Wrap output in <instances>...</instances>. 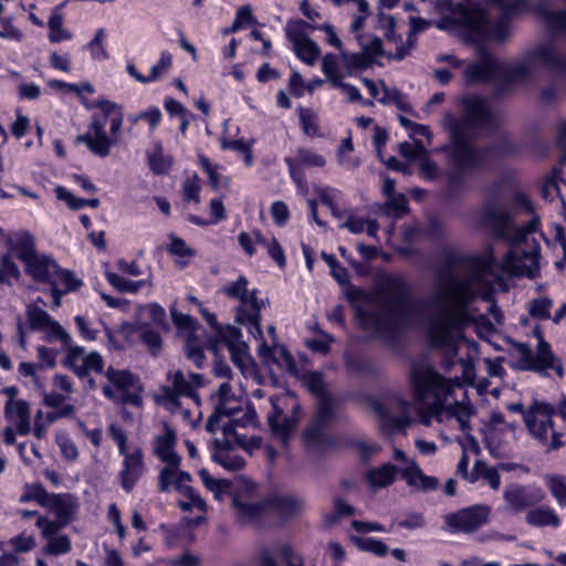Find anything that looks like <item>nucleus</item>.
I'll return each instance as SVG.
<instances>
[{"instance_id":"nucleus-1","label":"nucleus","mask_w":566,"mask_h":566,"mask_svg":"<svg viewBox=\"0 0 566 566\" xmlns=\"http://www.w3.org/2000/svg\"><path fill=\"white\" fill-rule=\"evenodd\" d=\"M481 221L511 247L501 263L490 253L476 262L475 269L467 277L457 279L451 270L439 272L432 291L422 304H417L410 297L409 286L403 279L389 277L374 296V308L357 312L363 327L376 334H386L423 316L430 344L446 350L444 365L449 373L455 364L454 357L462 342L459 328L471 322L468 312L471 302L478 296L491 302L489 313L496 323L502 322L503 314L493 302L492 280L489 277L497 276L495 269L500 273L528 277H534L538 271L539 245L531 237L537 228L536 218L516 228L510 212L489 203L482 211Z\"/></svg>"},{"instance_id":"nucleus-2","label":"nucleus","mask_w":566,"mask_h":566,"mask_svg":"<svg viewBox=\"0 0 566 566\" xmlns=\"http://www.w3.org/2000/svg\"><path fill=\"white\" fill-rule=\"evenodd\" d=\"M460 118L448 116L450 146L446 149L448 168L447 196L458 198L468 187V178L473 172L483 169L491 156L493 147H478L470 137L474 129L488 127L492 123V114L483 98L476 95L463 97Z\"/></svg>"},{"instance_id":"nucleus-3","label":"nucleus","mask_w":566,"mask_h":566,"mask_svg":"<svg viewBox=\"0 0 566 566\" xmlns=\"http://www.w3.org/2000/svg\"><path fill=\"white\" fill-rule=\"evenodd\" d=\"M478 61L464 69L469 84L490 82L496 78L511 83H525L541 71L566 73V54L553 41L541 42L526 49L514 64L500 63L485 45H475Z\"/></svg>"},{"instance_id":"nucleus-4","label":"nucleus","mask_w":566,"mask_h":566,"mask_svg":"<svg viewBox=\"0 0 566 566\" xmlns=\"http://www.w3.org/2000/svg\"><path fill=\"white\" fill-rule=\"evenodd\" d=\"M495 4L503 10V17L493 23L480 7L458 3L449 14L441 17L437 27L474 45H484L490 39L504 42L511 35L509 17L520 13L526 2L525 0H505V6Z\"/></svg>"},{"instance_id":"nucleus-5","label":"nucleus","mask_w":566,"mask_h":566,"mask_svg":"<svg viewBox=\"0 0 566 566\" xmlns=\"http://www.w3.org/2000/svg\"><path fill=\"white\" fill-rule=\"evenodd\" d=\"M411 379L421 423L429 427L432 418L442 421L446 402L454 387H461V380L458 377L446 378L428 366L415 367Z\"/></svg>"},{"instance_id":"nucleus-6","label":"nucleus","mask_w":566,"mask_h":566,"mask_svg":"<svg viewBox=\"0 0 566 566\" xmlns=\"http://www.w3.org/2000/svg\"><path fill=\"white\" fill-rule=\"evenodd\" d=\"M94 106L98 112L93 115L88 130L75 140L85 144L92 154L105 158L120 139L124 115L118 105L106 99L97 101Z\"/></svg>"},{"instance_id":"nucleus-7","label":"nucleus","mask_w":566,"mask_h":566,"mask_svg":"<svg viewBox=\"0 0 566 566\" xmlns=\"http://www.w3.org/2000/svg\"><path fill=\"white\" fill-rule=\"evenodd\" d=\"M46 339H59L69 349L64 365L70 368L78 378H86L91 371L102 374L104 359L97 352L85 354L81 346L72 345L71 335L54 319L45 327Z\"/></svg>"},{"instance_id":"nucleus-8","label":"nucleus","mask_w":566,"mask_h":566,"mask_svg":"<svg viewBox=\"0 0 566 566\" xmlns=\"http://www.w3.org/2000/svg\"><path fill=\"white\" fill-rule=\"evenodd\" d=\"M248 280L245 276H240L237 281L230 282L222 289V292L232 298H238L240 305L237 308L235 321L239 324L248 325L250 334L255 339L263 338L261 329V308L264 306V301H259L256 291H248Z\"/></svg>"},{"instance_id":"nucleus-9","label":"nucleus","mask_w":566,"mask_h":566,"mask_svg":"<svg viewBox=\"0 0 566 566\" xmlns=\"http://www.w3.org/2000/svg\"><path fill=\"white\" fill-rule=\"evenodd\" d=\"M108 433L124 458L118 479L122 488L129 493L145 472L144 452L139 447L128 450L126 432L118 424H109Z\"/></svg>"},{"instance_id":"nucleus-10","label":"nucleus","mask_w":566,"mask_h":566,"mask_svg":"<svg viewBox=\"0 0 566 566\" xmlns=\"http://www.w3.org/2000/svg\"><path fill=\"white\" fill-rule=\"evenodd\" d=\"M537 339L535 354L527 344L515 343L514 348L520 356L518 369L535 371L542 376H547L548 369H553L559 378H563V365L552 352L551 345L544 339L542 333H537Z\"/></svg>"},{"instance_id":"nucleus-11","label":"nucleus","mask_w":566,"mask_h":566,"mask_svg":"<svg viewBox=\"0 0 566 566\" xmlns=\"http://www.w3.org/2000/svg\"><path fill=\"white\" fill-rule=\"evenodd\" d=\"M255 490V484L249 482L230 494L235 518L243 526L259 524L268 517L266 497L258 500Z\"/></svg>"},{"instance_id":"nucleus-12","label":"nucleus","mask_w":566,"mask_h":566,"mask_svg":"<svg viewBox=\"0 0 566 566\" xmlns=\"http://www.w3.org/2000/svg\"><path fill=\"white\" fill-rule=\"evenodd\" d=\"M512 412L522 413L528 433L541 444L547 443V426H553L552 417L556 415L555 407L545 401L534 400L525 409L522 402H513L507 406Z\"/></svg>"},{"instance_id":"nucleus-13","label":"nucleus","mask_w":566,"mask_h":566,"mask_svg":"<svg viewBox=\"0 0 566 566\" xmlns=\"http://www.w3.org/2000/svg\"><path fill=\"white\" fill-rule=\"evenodd\" d=\"M491 507L485 504H475L461 509L443 516L446 531L450 533H473L486 524Z\"/></svg>"},{"instance_id":"nucleus-14","label":"nucleus","mask_w":566,"mask_h":566,"mask_svg":"<svg viewBox=\"0 0 566 566\" xmlns=\"http://www.w3.org/2000/svg\"><path fill=\"white\" fill-rule=\"evenodd\" d=\"M171 386L161 388L163 399L168 407H179V397L185 396L198 400L197 389L203 386L201 374L190 373L186 375L182 370H176L167 375Z\"/></svg>"},{"instance_id":"nucleus-15","label":"nucleus","mask_w":566,"mask_h":566,"mask_svg":"<svg viewBox=\"0 0 566 566\" xmlns=\"http://www.w3.org/2000/svg\"><path fill=\"white\" fill-rule=\"evenodd\" d=\"M272 412L268 415V423L271 431L277 437L285 439L296 427L297 419L284 415V408L291 407L293 412L298 410V403L293 396H273L270 398Z\"/></svg>"},{"instance_id":"nucleus-16","label":"nucleus","mask_w":566,"mask_h":566,"mask_svg":"<svg viewBox=\"0 0 566 566\" xmlns=\"http://www.w3.org/2000/svg\"><path fill=\"white\" fill-rule=\"evenodd\" d=\"M306 27H310V24L303 20L289 21L285 27V33L293 43L297 57L306 64L313 65L319 56L321 50L304 32Z\"/></svg>"},{"instance_id":"nucleus-17","label":"nucleus","mask_w":566,"mask_h":566,"mask_svg":"<svg viewBox=\"0 0 566 566\" xmlns=\"http://www.w3.org/2000/svg\"><path fill=\"white\" fill-rule=\"evenodd\" d=\"M503 499L507 509L513 513H521L545 499V493L539 488L531 489L521 484H510L503 491Z\"/></svg>"},{"instance_id":"nucleus-18","label":"nucleus","mask_w":566,"mask_h":566,"mask_svg":"<svg viewBox=\"0 0 566 566\" xmlns=\"http://www.w3.org/2000/svg\"><path fill=\"white\" fill-rule=\"evenodd\" d=\"M259 566H304V559L291 546L279 543L261 549Z\"/></svg>"},{"instance_id":"nucleus-19","label":"nucleus","mask_w":566,"mask_h":566,"mask_svg":"<svg viewBox=\"0 0 566 566\" xmlns=\"http://www.w3.org/2000/svg\"><path fill=\"white\" fill-rule=\"evenodd\" d=\"M268 516L287 520L295 516L304 507V500L292 494H271L266 497Z\"/></svg>"},{"instance_id":"nucleus-20","label":"nucleus","mask_w":566,"mask_h":566,"mask_svg":"<svg viewBox=\"0 0 566 566\" xmlns=\"http://www.w3.org/2000/svg\"><path fill=\"white\" fill-rule=\"evenodd\" d=\"M30 405L23 399H9L4 406V416L15 426L19 434H28L31 431Z\"/></svg>"},{"instance_id":"nucleus-21","label":"nucleus","mask_w":566,"mask_h":566,"mask_svg":"<svg viewBox=\"0 0 566 566\" xmlns=\"http://www.w3.org/2000/svg\"><path fill=\"white\" fill-rule=\"evenodd\" d=\"M562 1L566 4V0ZM533 10L549 31L566 33V9L553 10L549 0H544L535 3Z\"/></svg>"},{"instance_id":"nucleus-22","label":"nucleus","mask_w":566,"mask_h":566,"mask_svg":"<svg viewBox=\"0 0 566 566\" xmlns=\"http://www.w3.org/2000/svg\"><path fill=\"white\" fill-rule=\"evenodd\" d=\"M401 476L410 488L421 492L434 491L440 484L438 478L424 474L415 460L402 469Z\"/></svg>"},{"instance_id":"nucleus-23","label":"nucleus","mask_w":566,"mask_h":566,"mask_svg":"<svg viewBox=\"0 0 566 566\" xmlns=\"http://www.w3.org/2000/svg\"><path fill=\"white\" fill-rule=\"evenodd\" d=\"M25 271L35 281L50 284L55 282L57 264L50 256L36 254L25 263Z\"/></svg>"},{"instance_id":"nucleus-24","label":"nucleus","mask_w":566,"mask_h":566,"mask_svg":"<svg viewBox=\"0 0 566 566\" xmlns=\"http://www.w3.org/2000/svg\"><path fill=\"white\" fill-rule=\"evenodd\" d=\"M45 507L52 510L56 518L69 524L74 518L78 504L72 494H50Z\"/></svg>"},{"instance_id":"nucleus-25","label":"nucleus","mask_w":566,"mask_h":566,"mask_svg":"<svg viewBox=\"0 0 566 566\" xmlns=\"http://www.w3.org/2000/svg\"><path fill=\"white\" fill-rule=\"evenodd\" d=\"M134 331L139 333L142 343L153 356L159 355L163 349V337L158 331L153 328L148 322L137 321Z\"/></svg>"},{"instance_id":"nucleus-26","label":"nucleus","mask_w":566,"mask_h":566,"mask_svg":"<svg viewBox=\"0 0 566 566\" xmlns=\"http://www.w3.org/2000/svg\"><path fill=\"white\" fill-rule=\"evenodd\" d=\"M12 250L21 261L29 262L36 255L34 238L29 232H19L10 239Z\"/></svg>"},{"instance_id":"nucleus-27","label":"nucleus","mask_w":566,"mask_h":566,"mask_svg":"<svg viewBox=\"0 0 566 566\" xmlns=\"http://www.w3.org/2000/svg\"><path fill=\"white\" fill-rule=\"evenodd\" d=\"M397 468L391 463H385L367 473V481L371 489L386 488L395 481Z\"/></svg>"},{"instance_id":"nucleus-28","label":"nucleus","mask_w":566,"mask_h":566,"mask_svg":"<svg viewBox=\"0 0 566 566\" xmlns=\"http://www.w3.org/2000/svg\"><path fill=\"white\" fill-rule=\"evenodd\" d=\"M526 522L532 526H554L557 527L560 524V520L555 511L549 506H541L531 510L526 514Z\"/></svg>"},{"instance_id":"nucleus-29","label":"nucleus","mask_w":566,"mask_h":566,"mask_svg":"<svg viewBox=\"0 0 566 566\" xmlns=\"http://www.w3.org/2000/svg\"><path fill=\"white\" fill-rule=\"evenodd\" d=\"M138 321L142 319L143 314H147L148 318L153 324L157 327L161 328L164 332L170 331L169 322L167 321V315L165 308L158 303H149L138 306L137 308Z\"/></svg>"},{"instance_id":"nucleus-30","label":"nucleus","mask_w":566,"mask_h":566,"mask_svg":"<svg viewBox=\"0 0 566 566\" xmlns=\"http://www.w3.org/2000/svg\"><path fill=\"white\" fill-rule=\"evenodd\" d=\"M444 412H447L450 417L455 418L459 422L460 429L463 432H467L471 429L470 419L474 413V409L469 403L463 402H454L450 405H446Z\"/></svg>"},{"instance_id":"nucleus-31","label":"nucleus","mask_w":566,"mask_h":566,"mask_svg":"<svg viewBox=\"0 0 566 566\" xmlns=\"http://www.w3.org/2000/svg\"><path fill=\"white\" fill-rule=\"evenodd\" d=\"M174 163L171 156H165L161 144H156L154 150L148 155L150 170L156 175H164L169 171Z\"/></svg>"},{"instance_id":"nucleus-32","label":"nucleus","mask_w":566,"mask_h":566,"mask_svg":"<svg viewBox=\"0 0 566 566\" xmlns=\"http://www.w3.org/2000/svg\"><path fill=\"white\" fill-rule=\"evenodd\" d=\"M60 8L54 9L52 15L49 19V40L52 43H60L64 40H70L72 34L63 29V15L59 12Z\"/></svg>"},{"instance_id":"nucleus-33","label":"nucleus","mask_w":566,"mask_h":566,"mask_svg":"<svg viewBox=\"0 0 566 566\" xmlns=\"http://www.w3.org/2000/svg\"><path fill=\"white\" fill-rule=\"evenodd\" d=\"M400 405H401V408H402V412L401 415H399L398 417H391L389 416L382 407H380L378 409V412L380 413L382 420H384V423L386 426H388L389 430L391 432H397L401 429H403L405 427L409 426L410 424V416H409V403L406 402V401H399Z\"/></svg>"},{"instance_id":"nucleus-34","label":"nucleus","mask_w":566,"mask_h":566,"mask_svg":"<svg viewBox=\"0 0 566 566\" xmlns=\"http://www.w3.org/2000/svg\"><path fill=\"white\" fill-rule=\"evenodd\" d=\"M178 492L187 497V500L178 501V506L181 511L188 512L191 509L196 507L200 510L202 513L207 511L206 501L192 489V488H178Z\"/></svg>"},{"instance_id":"nucleus-35","label":"nucleus","mask_w":566,"mask_h":566,"mask_svg":"<svg viewBox=\"0 0 566 566\" xmlns=\"http://www.w3.org/2000/svg\"><path fill=\"white\" fill-rule=\"evenodd\" d=\"M27 317L29 326L32 331L45 329L48 324L53 319L51 316L39 305H27Z\"/></svg>"},{"instance_id":"nucleus-36","label":"nucleus","mask_w":566,"mask_h":566,"mask_svg":"<svg viewBox=\"0 0 566 566\" xmlns=\"http://www.w3.org/2000/svg\"><path fill=\"white\" fill-rule=\"evenodd\" d=\"M380 212L386 216L394 214L395 218H400L408 212V200L405 195L398 193L388 197L386 202L380 207Z\"/></svg>"},{"instance_id":"nucleus-37","label":"nucleus","mask_w":566,"mask_h":566,"mask_svg":"<svg viewBox=\"0 0 566 566\" xmlns=\"http://www.w3.org/2000/svg\"><path fill=\"white\" fill-rule=\"evenodd\" d=\"M340 57L348 73L355 70L367 69L373 63L368 53L363 50L357 53H347L344 50H340Z\"/></svg>"},{"instance_id":"nucleus-38","label":"nucleus","mask_w":566,"mask_h":566,"mask_svg":"<svg viewBox=\"0 0 566 566\" xmlns=\"http://www.w3.org/2000/svg\"><path fill=\"white\" fill-rule=\"evenodd\" d=\"M199 476L203 485L214 494L216 499L220 501L222 500V494L230 490V481L224 479H214L206 469H201L199 471Z\"/></svg>"},{"instance_id":"nucleus-39","label":"nucleus","mask_w":566,"mask_h":566,"mask_svg":"<svg viewBox=\"0 0 566 566\" xmlns=\"http://www.w3.org/2000/svg\"><path fill=\"white\" fill-rule=\"evenodd\" d=\"M337 401L331 395L318 399L317 412L314 420L327 424L336 417Z\"/></svg>"},{"instance_id":"nucleus-40","label":"nucleus","mask_w":566,"mask_h":566,"mask_svg":"<svg viewBox=\"0 0 566 566\" xmlns=\"http://www.w3.org/2000/svg\"><path fill=\"white\" fill-rule=\"evenodd\" d=\"M51 493H48L42 484H27L23 489V493L20 496V503H28L30 501H35L41 506H46L49 496Z\"/></svg>"},{"instance_id":"nucleus-41","label":"nucleus","mask_w":566,"mask_h":566,"mask_svg":"<svg viewBox=\"0 0 566 566\" xmlns=\"http://www.w3.org/2000/svg\"><path fill=\"white\" fill-rule=\"evenodd\" d=\"M474 474L476 478H482L493 489L497 490L501 484V476L499 471L489 467L484 461L478 460L474 464Z\"/></svg>"},{"instance_id":"nucleus-42","label":"nucleus","mask_w":566,"mask_h":566,"mask_svg":"<svg viewBox=\"0 0 566 566\" xmlns=\"http://www.w3.org/2000/svg\"><path fill=\"white\" fill-rule=\"evenodd\" d=\"M545 481L558 505L566 507V478L555 474L546 476Z\"/></svg>"},{"instance_id":"nucleus-43","label":"nucleus","mask_w":566,"mask_h":566,"mask_svg":"<svg viewBox=\"0 0 566 566\" xmlns=\"http://www.w3.org/2000/svg\"><path fill=\"white\" fill-rule=\"evenodd\" d=\"M72 549V543L67 535L61 534L46 541L43 552L48 555L59 556L69 553Z\"/></svg>"},{"instance_id":"nucleus-44","label":"nucleus","mask_w":566,"mask_h":566,"mask_svg":"<svg viewBox=\"0 0 566 566\" xmlns=\"http://www.w3.org/2000/svg\"><path fill=\"white\" fill-rule=\"evenodd\" d=\"M212 460L220 464L222 468H224L228 471H240L244 468L245 461L242 457L238 454H233L232 452L228 453H213Z\"/></svg>"},{"instance_id":"nucleus-45","label":"nucleus","mask_w":566,"mask_h":566,"mask_svg":"<svg viewBox=\"0 0 566 566\" xmlns=\"http://www.w3.org/2000/svg\"><path fill=\"white\" fill-rule=\"evenodd\" d=\"M35 525L40 528L42 537L48 541L52 537L59 536L57 533L67 524L59 518L52 521L43 516H38Z\"/></svg>"},{"instance_id":"nucleus-46","label":"nucleus","mask_w":566,"mask_h":566,"mask_svg":"<svg viewBox=\"0 0 566 566\" xmlns=\"http://www.w3.org/2000/svg\"><path fill=\"white\" fill-rule=\"evenodd\" d=\"M105 375L107 379L119 390H126L134 382V375L128 370H116L109 367Z\"/></svg>"},{"instance_id":"nucleus-47","label":"nucleus","mask_w":566,"mask_h":566,"mask_svg":"<svg viewBox=\"0 0 566 566\" xmlns=\"http://www.w3.org/2000/svg\"><path fill=\"white\" fill-rule=\"evenodd\" d=\"M176 440L175 430L169 426H165V433L156 438L155 454L158 457L165 452L174 450Z\"/></svg>"},{"instance_id":"nucleus-48","label":"nucleus","mask_w":566,"mask_h":566,"mask_svg":"<svg viewBox=\"0 0 566 566\" xmlns=\"http://www.w3.org/2000/svg\"><path fill=\"white\" fill-rule=\"evenodd\" d=\"M20 271L9 254L0 259V283L11 285L10 279H18Z\"/></svg>"},{"instance_id":"nucleus-49","label":"nucleus","mask_w":566,"mask_h":566,"mask_svg":"<svg viewBox=\"0 0 566 566\" xmlns=\"http://www.w3.org/2000/svg\"><path fill=\"white\" fill-rule=\"evenodd\" d=\"M356 545L359 549L375 554L376 556L384 557L388 553V546L375 538H355Z\"/></svg>"},{"instance_id":"nucleus-50","label":"nucleus","mask_w":566,"mask_h":566,"mask_svg":"<svg viewBox=\"0 0 566 566\" xmlns=\"http://www.w3.org/2000/svg\"><path fill=\"white\" fill-rule=\"evenodd\" d=\"M553 302L548 297H538L533 300L528 305V313L533 317L541 319H547L551 317V307Z\"/></svg>"},{"instance_id":"nucleus-51","label":"nucleus","mask_w":566,"mask_h":566,"mask_svg":"<svg viewBox=\"0 0 566 566\" xmlns=\"http://www.w3.org/2000/svg\"><path fill=\"white\" fill-rule=\"evenodd\" d=\"M334 513L333 514H325L324 520L327 525H333L338 518L352 516L355 513L354 506L346 503L342 499H336L334 501Z\"/></svg>"},{"instance_id":"nucleus-52","label":"nucleus","mask_w":566,"mask_h":566,"mask_svg":"<svg viewBox=\"0 0 566 566\" xmlns=\"http://www.w3.org/2000/svg\"><path fill=\"white\" fill-rule=\"evenodd\" d=\"M322 70L332 86H334L335 81L343 80L342 75L338 73L337 56L334 54L329 53L323 57Z\"/></svg>"},{"instance_id":"nucleus-53","label":"nucleus","mask_w":566,"mask_h":566,"mask_svg":"<svg viewBox=\"0 0 566 566\" xmlns=\"http://www.w3.org/2000/svg\"><path fill=\"white\" fill-rule=\"evenodd\" d=\"M399 150L401 156L409 160L420 159L427 154V149L420 140H413L412 143L403 142L399 145Z\"/></svg>"},{"instance_id":"nucleus-54","label":"nucleus","mask_w":566,"mask_h":566,"mask_svg":"<svg viewBox=\"0 0 566 566\" xmlns=\"http://www.w3.org/2000/svg\"><path fill=\"white\" fill-rule=\"evenodd\" d=\"M170 317L172 323L178 329L195 332L196 329V321L188 314H184L177 311L175 304H172L169 308Z\"/></svg>"},{"instance_id":"nucleus-55","label":"nucleus","mask_w":566,"mask_h":566,"mask_svg":"<svg viewBox=\"0 0 566 566\" xmlns=\"http://www.w3.org/2000/svg\"><path fill=\"white\" fill-rule=\"evenodd\" d=\"M306 385L308 390L318 399L329 396L327 386L319 373H311L306 378Z\"/></svg>"},{"instance_id":"nucleus-56","label":"nucleus","mask_w":566,"mask_h":566,"mask_svg":"<svg viewBox=\"0 0 566 566\" xmlns=\"http://www.w3.org/2000/svg\"><path fill=\"white\" fill-rule=\"evenodd\" d=\"M298 117L304 133L308 136H317L318 135V126L316 124L315 114L307 108L298 109Z\"/></svg>"},{"instance_id":"nucleus-57","label":"nucleus","mask_w":566,"mask_h":566,"mask_svg":"<svg viewBox=\"0 0 566 566\" xmlns=\"http://www.w3.org/2000/svg\"><path fill=\"white\" fill-rule=\"evenodd\" d=\"M325 427L326 424L313 420L311 426L304 432L306 442L311 446H321L325 441Z\"/></svg>"},{"instance_id":"nucleus-58","label":"nucleus","mask_w":566,"mask_h":566,"mask_svg":"<svg viewBox=\"0 0 566 566\" xmlns=\"http://www.w3.org/2000/svg\"><path fill=\"white\" fill-rule=\"evenodd\" d=\"M55 280L57 281V284L61 283L65 286L63 290L64 293L76 291L82 285V281L76 279L72 272L62 270L59 266Z\"/></svg>"},{"instance_id":"nucleus-59","label":"nucleus","mask_w":566,"mask_h":566,"mask_svg":"<svg viewBox=\"0 0 566 566\" xmlns=\"http://www.w3.org/2000/svg\"><path fill=\"white\" fill-rule=\"evenodd\" d=\"M171 55L167 52L161 53L159 62L151 67L150 73L147 76L148 83L161 77V75L171 67Z\"/></svg>"},{"instance_id":"nucleus-60","label":"nucleus","mask_w":566,"mask_h":566,"mask_svg":"<svg viewBox=\"0 0 566 566\" xmlns=\"http://www.w3.org/2000/svg\"><path fill=\"white\" fill-rule=\"evenodd\" d=\"M200 190L201 186L197 175H193L191 178L187 179L182 185V192L186 201L193 200L195 202L199 203Z\"/></svg>"},{"instance_id":"nucleus-61","label":"nucleus","mask_w":566,"mask_h":566,"mask_svg":"<svg viewBox=\"0 0 566 566\" xmlns=\"http://www.w3.org/2000/svg\"><path fill=\"white\" fill-rule=\"evenodd\" d=\"M55 192L56 198L59 200L65 201L69 208L72 210H80L86 206V199L76 198L72 192H70L64 187H56Z\"/></svg>"},{"instance_id":"nucleus-62","label":"nucleus","mask_w":566,"mask_h":566,"mask_svg":"<svg viewBox=\"0 0 566 566\" xmlns=\"http://www.w3.org/2000/svg\"><path fill=\"white\" fill-rule=\"evenodd\" d=\"M186 356L191 359L197 367H201L205 360V354L201 346L197 345L192 336H189L185 345Z\"/></svg>"},{"instance_id":"nucleus-63","label":"nucleus","mask_w":566,"mask_h":566,"mask_svg":"<svg viewBox=\"0 0 566 566\" xmlns=\"http://www.w3.org/2000/svg\"><path fill=\"white\" fill-rule=\"evenodd\" d=\"M270 211L273 221L280 227L284 226L290 219L289 207L283 201H274L271 205Z\"/></svg>"},{"instance_id":"nucleus-64","label":"nucleus","mask_w":566,"mask_h":566,"mask_svg":"<svg viewBox=\"0 0 566 566\" xmlns=\"http://www.w3.org/2000/svg\"><path fill=\"white\" fill-rule=\"evenodd\" d=\"M297 160L300 164L311 167H323L325 165V158L323 156L306 149H298Z\"/></svg>"}]
</instances>
